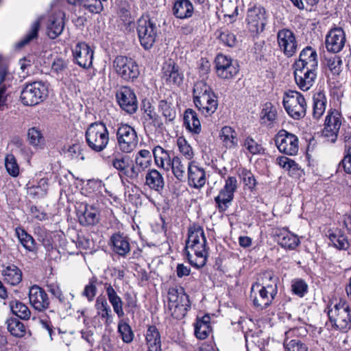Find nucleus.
I'll return each instance as SVG.
<instances>
[{
    "instance_id": "f257e3e1",
    "label": "nucleus",
    "mask_w": 351,
    "mask_h": 351,
    "mask_svg": "<svg viewBox=\"0 0 351 351\" xmlns=\"http://www.w3.org/2000/svg\"><path fill=\"white\" fill-rule=\"evenodd\" d=\"M203 228L193 223L189 228L186 254L190 264L196 268L204 267L208 255V247Z\"/></svg>"
},
{
    "instance_id": "f03ea898",
    "label": "nucleus",
    "mask_w": 351,
    "mask_h": 351,
    "mask_svg": "<svg viewBox=\"0 0 351 351\" xmlns=\"http://www.w3.org/2000/svg\"><path fill=\"white\" fill-rule=\"evenodd\" d=\"M265 277L269 282H263V285L254 283L250 291L254 306L261 310L269 306L278 293V279L270 273L265 274Z\"/></svg>"
},
{
    "instance_id": "7ed1b4c3",
    "label": "nucleus",
    "mask_w": 351,
    "mask_h": 351,
    "mask_svg": "<svg viewBox=\"0 0 351 351\" xmlns=\"http://www.w3.org/2000/svg\"><path fill=\"white\" fill-rule=\"evenodd\" d=\"M193 101L204 117H210L218 107L217 97L211 88L203 80L197 82L193 87Z\"/></svg>"
},
{
    "instance_id": "20e7f679",
    "label": "nucleus",
    "mask_w": 351,
    "mask_h": 351,
    "mask_svg": "<svg viewBox=\"0 0 351 351\" xmlns=\"http://www.w3.org/2000/svg\"><path fill=\"white\" fill-rule=\"evenodd\" d=\"M329 323L332 327L342 332H346L351 328V308L348 302L340 300L328 307Z\"/></svg>"
},
{
    "instance_id": "39448f33",
    "label": "nucleus",
    "mask_w": 351,
    "mask_h": 351,
    "mask_svg": "<svg viewBox=\"0 0 351 351\" xmlns=\"http://www.w3.org/2000/svg\"><path fill=\"white\" fill-rule=\"evenodd\" d=\"M88 146L95 152H101L109 143V132L103 122H95L88 125L85 133Z\"/></svg>"
},
{
    "instance_id": "423d86ee",
    "label": "nucleus",
    "mask_w": 351,
    "mask_h": 351,
    "mask_svg": "<svg viewBox=\"0 0 351 351\" xmlns=\"http://www.w3.org/2000/svg\"><path fill=\"white\" fill-rule=\"evenodd\" d=\"M191 307L189 295L182 287H170L168 290V308L177 319H182Z\"/></svg>"
},
{
    "instance_id": "0eeeda50",
    "label": "nucleus",
    "mask_w": 351,
    "mask_h": 351,
    "mask_svg": "<svg viewBox=\"0 0 351 351\" xmlns=\"http://www.w3.org/2000/svg\"><path fill=\"white\" fill-rule=\"evenodd\" d=\"M282 104L287 114L295 120L304 118L306 114L307 104L302 94L296 90L284 93Z\"/></svg>"
},
{
    "instance_id": "6e6552de",
    "label": "nucleus",
    "mask_w": 351,
    "mask_h": 351,
    "mask_svg": "<svg viewBox=\"0 0 351 351\" xmlns=\"http://www.w3.org/2000/svg\"><path fill=\"white\" fill-rule=\"evenodd\" d=\"M158 28L159 26L148 16H143L138 20L136 31L140 43L145 49H149L153 47Z\"/></svg>"
},
{
    "instance_id": "1a4fd4ad",
    "label": "nucleus",
    "mask_w": 351,
    "mask_h": 351,
    "mask_svg": "<svg viewBox=\"0 0 351 351\" xmlns=\"http://www.w3.org/2000/svg\"><path fill=\"white\" fill-rule=\"evenodd\" d=\"M47 95V84L40 81H36L27 84L23 87L20 99L25 106H35L44 101Z\"/></svg>"
},
{
    "instance_id": "9d476101",
    "label": "nucleus",
    "mask_w": 351,
    "mask_h": 351,
    "mask_svg": "<svg viewBox=\"0 0 351 351\" xmlns=\"http://www.w3.org/2000/svg\"><path fill=\"white\" fill-rule=\"evenodd\" d=\"M269 14L261 5H253L247 8L245 18L247 28L252 33L263 32L268 22Z\"/></svg>"
},
{
    "instance_id": "9b49d317",
    "label": "nucleus",
    "mask_w": 351,
    "mask_h": 351,
    "mask_svg": "<svg viewBox=\"0 0 351 351\" xmlns=\"http://www.w3.org/2000/svg\"><path fill=\"white\" fill-rule=\"evenodd\" d=\"M113 67L118 75L126 81H133L140 74L136 61L127 56H117L113 61Z\"/></svg>"
},
{
    "instance_id": "f8f14e48",
    "label": "nucleus",
    "mask_w": 351,
    "mask_h": 351,
    "mask_svg": "<svg viewBox=\"0 0 351 351\" xmlns=\"http://www.w3.org/2000/svg\"><path fill=\"white\" fill-rule=\"evenodd\" d=\"M112 165L118 171V175L122 182L124 180H135L139 176V170L128 156L119 154L115 156L112 159Z\"/></svg>"
},
{
    "instance_id": "ddd939ff",
    "label": "nucleus",
    "mask_w": 351,
    "mask_h": 351,
    "mask_svg": "<svg viewBox=\"0 0 351 351\" xmlns=\"http://www.w3.org/2000/svg\"><path fill=\"white\" fill-rule=\"evenodd\" d=\"M238 188L236 177L228 176L225 180L223 187L215 197V202L219 213H224L234 199V193Z\"/></svg>"
},
{
    "instance_id": "4468645a",
    "label": "nucleus",
    "mask_w": 351,
    "mask_h": 351,
    "mask_svg": "<svg viewBox=\"0 0 351 351\" xmlns=\"http://www.w3.org/2000/svg\"><path fill=\"white\" fill-rule=\"evenodd\" d=\"M276 146L280 152L289 156H295L299 149V140L296 135L280 130L275 136Z\"/></svg>"
},
{
    "instance_id": "2eb2a0df",
    "label": "nucleus",
    "mask_w": 351,
    "mask_h": 351,
    "mask_svg": "<svg viewBox=\"0 0 351 351\" xmlns=\"http://www.w3.org/2000/svg\"><path fill=\"white\" fill-rule=\"evenodd\" d=\"M117 138L119 149L124 153L132 152L138 144L136 131L128 124H121L119 126Z\"/></svg>"
},
{
    "instance_id": "dca6fc26",
    "label": "nucleus",
    "mask_w": 351,
    "mask_h": 351,
    "mask_svg": "<svg viewBox=\"0 0 351 351\" xmlns=\"http://www.w3.org/2000/svg\"><path fill=\"white\" fill-rule=\"evenodd\" d=\"M215 62L216 73L221 79L230 80L239 73V64L228 56L219 54Z\"/></svg>"
},
{
    "instance_id": "f3484780",
    "label": "nucleus",
    "mask_w": 351,
    "mask_h": 351,
    "mask_svg": "<svg viewBox=\"0 0 351 351\" xmlns=\"http://www.w3.org/2000/svg\"><path fill=\"white\" fill-rule=\"evenodd\" d=\"M341 125V115L336 110H330L326 117L322 135L330 142L337 141Z\"/></svg>"
},
{
    "instance_id": "a211bd4d",
    "label": "nucleus",
    "mask_w": 351,
    "mask_h": 351,
    "mask_svg": "<svg viewBox=\"0 0 351 351\" xmlns=\"http://www.w3.org/2000/svg\"><path fill=\"white\" fill-rule=\"evenodd\" d=\"M277 42L281 51L287 57L293 56L298 49V42L293 32L283 28L277 33Z\"/></svg>"
},
{
    "instance_id": "6ab92c4d",
    "label": "nucleus",
    "mask_w": 351,
    "mask_h": 351,
    "mask_svg": "<svg viewBox=\"0 0 351 351\" xmlns=\"http://www.w3.org/2000/svg\"><path fill=\"white\" fill-rule=\"evenodd\" d=\"M47 291L58 300V308L64 315L72 313V301L74 295L72 293H63L59 285L56 282L48 284Z\"/></svg>"
},
{
    "instance_id": "aec40b11",
    "label": "nucleus",
    "mask_w": 351,
    "mask_h": 351,
    "mask_svg": "<svg viewBox=\"0 0 351 351\" xmlns=\"http://www.w3.org/2000/svg\"><path fill=\"white\" fill-rule=\"evenodd\" d=\"M346 42V33L339 27L330 29L325 38V45L328 51L337 53L342 51Z\"/></svg>"
},
{
    "instance_id": "412c9836",
    "label": "nucleus",
    "mask_w": 351,
    "mask_h": 351,
    "mask_svg": "<svg viewBox=\"0 0 351 351\" xmlns=\"http://www.w3.org/2000/svg\"><path fill=\"white\" fill-rule=\"evenodd\" d=\"M117 99L120 107L128 114L136 112L138 102L134 92L127 86H123L117 93Z\"/></svg>"
},
{
    "instance_id": "4be33fe9",
    "label": "nucleus",
    "mask_w": 351,
    "mask_h": 351,
    "mask_svg": "<svg viewBox=\"0 0 351 351\" xmlns=\"http://www.w3.org/2000/svg\"><path fill=\"white\" fill-rule=\"evenodd\" d=\"M72 51L74 60L79 66L84 69L92 66L93 51L85 42L78 43Z\"/></svg>"
},
{
    "instance_id": "5701e85b",
    "label": "nucleus",
    "mask_w": 351,
    "mask_h": 351,
    "mask_svg": "<svg viewBox=\"0 0 351 351\" xmlns=\"http://www.w3.org/2000/svg\"><path fill=\"white\" fill-rule=\"evenodd\" d=\"M76 213L80 223L83 226L94 225L99 221L97 209L86 202L77 204Z\"/></svg>"
},
{
    "instance_id": "b1692460",
    "label": "nucleus",
    "mask_w": 351,
    "mask_h": 351,
    "mask_svg": "<svg viewBox=\"0 0 351 351\" xmlns=\"http://www.w3.org/2000/svg\"><path fill=\"white\" fill-rule=\"evenodd\" d=\"M317 70L304 68H295V81L299 88L303 91L308 90L314 84Z\"/></svg>"
},
{
    "instance_id": "393cba45",
    "label": "nucleus",
    "mask_w": 351,
    "mask_h": 351,
    "mask_svg": "<svg viewBox=\"0 0 351 351\" xmlns=\"http://www.w3.org/2000/svg\"><path fill=\"white\" fill-rule=\"evenodd\" d=\"M187 178L189 185L195 189L202 188L206 182L204 169L198 166L195 161L187 163Z\"/></svg>"
},
{
    "instance_id": "a878e982",
    "label": "nucleus",
    "mask_w": 351,
    "mask_h": 351,
    "mask_svg": "<svg viewBox=\"0 0 351 351\" xmlns=\"http://www.w3.org/2000/svg\"><path fill=\"white\" fill-rule=\"evenodd\" d=\"M29 300L32 306L38 311L46 310L49 306V299L47 293L37 285L30 287Z\"/></svg>"
},
{
    "instance_id": "bb28decb",
    "label": "nucleus",
    "mask_w": 351,
    "mask_h": 351,
    "mask_svg": "<svg viewBox=\"0 0 351 351\" xmlns=\"http://www.w3.org/2000/svg\"><path fill=\"white\" fill-rule=\"evenodd\" d=\"M294 68L318 69L317 53L311 47H306L302 50L298 60L294 63Z\"/></svg>"
},
{
    "instance_id": "cd10ccee",
    "label": "nucleus",
    "mask_w": 351,
    "mask_h": 351,
    "mask_svg": "<svg viewBox=\"0 0 351 351\" xmlns=\"http://www.w3.org/2000/svg\"><path fill=\"white\" fill-rule=\"evenodd\" d=\"M273 233L278 244L285 249L294 250L300 243L298 236L287 228H274Z\"/></svg>"
},
{
    "instance_id": "c85d7f7f",
    "label": "nucleus",
    "mask_w": 351,
    "mask_h": 351,
    "mask_svg": "<svg viewBox=\"0 0 351 351\" xmlns=\"http://www.w3.org/2000/svg\"><path fill=\"white\" fill-rule=\"evenodd\" d=\"M161 76L162 81L169 86H179L183 80V75L179 71L178 66L171 62L163 64Z\"/></svg>"
},
{
    "instance_id": "c756f323",
    "label": "nucleus",
    "mask_w": 351,
    "mask_h": 351,
    "mask_svg": "<svg viewBox=\"0 0 351 351\" xmlns=\"http://www.w3.org/2000/svg\"><path fill=\"white\" fill-rule=\"evenodd\" d=\"M219 138L223 145L227 149H235L239 146L238 134L230 126H223L219 132Z\"/></svg>"
},
{
    "instance_id": "7c9ffc66",
    "label": "nucleus",
    "mask_w": 351,
    "mask_h": 351,
    "mask_svg": "<svg viewBox=\"0 0 351 351\" xmlns=\"http://www.w3.org/2000/svg\"><path fill=\"white\" fill-rule=\"evenodd\" d=\"M64 14L62 12L55 13L50 16L47 25V33L51 39L60 36L64 27L63 20Z\"/></svg>"
},
{
    "instance_id": "2f4dec72",
    "label": "nucleus",
    "mask_w": 351,
    "mask_h": 351,
    "mask_svg": "<svg viewBox=\"0 0 351 351\" xmlns=\"http://www.w3.org/2000/svg\"><path fill=\"white\" fill-rule=\"evenodd\" d=\"M104 288L106 292L108 300L112 306L114 312L119 318L123 317L125 313L123 311V302L121 298L118 295L111 284L106 283Z\"/></svg>"
},
{
    "instance_id": "473e14b6",
    "label": "nucleus",
    "mask_w": 351,
    "mask_h": 351,
    "mask_svg": "<svg viewBox=\"0 0 351 351\" xmlns=\"http://www.w3.org/2000/svg\"><path fill=\"white\" fill-rule=\"evenodd\" d=\"M184 125L192 134H199L202 132V125L197 112L188 108L184 113Z\"/></svg>"
},
{
    "instance_id": "72a5a7b5",
    "label": "nucleus",
    "mask_w": 351,
    "mask_h": 351,
    "mask_svg": "<svg viewBox=\"0 0 351 351\" xmlns=\"http://www.w3.org/2000/svg\"><path fill=\"white\" fill-rule=\"evenodd\" d=\"M154 162L156 166L165 171H169L172 158L170 152L160 145L155 146L152 149Z\"/></svg>"
},
{
    "instance_id": "f704fd0d",
    "label": "nucleus",
    "mask_w": 351,
    "mask_h": 351,
    "mask_svg": "<svg viewBox=\"0 0 351 351\" xmlns=\"http://www.w3.org/2000/svg\"><path fill=\"white\" fill-rule=\"evenodd\" d=\"M97 314L104 322L106 326H109L113 322V315L107 300L104 298L98 297L95 304Z\"/></svg>"
},
{
    "instance_id": "c9c22d12",
    "label": "nucleus",
    "mask_w": 351,
    "mask_h": 351,
    "mask_svg": "<svg viewBox=\"0 0 351 351\" xmlns=\"http://www.w3.org/2000/svg\"><path fill=\"white\" fill-rule=\"evenodd\" d=\"M146 344L148 351H162L161 337L158 329L155 326H149L145 334Z\"/></svg>"
},
{
    "instance_id": "e433bc0d",
    "label": "nucleus",
    "mask_w": 351,
    "mask_h": 351,
    "mask_svg": "<svg viewBox=\"0 0 351 351\" xmlns=\"http://www.w3.org/2000/svg\"><path fill=\"white\" fill-rule=\"evenodd\" d=\"M112 249L119 256L125 257L130 251L129 240L123 234L117 233L112 234L110 239Z\"/></svg>"
},
{
    "instance_id": "4c0bfd02",
    "label": "nucleus",
    "mask_w": 351,
    "mask_h": 351,
    "mask_svg": "<svg viewBox=\"0 0 351 351\" xmlns=\"http://www.w3.org/2000/svg\"><path fill=\"white\" fill-rule=\"evenodd\" d=\"M327 99L325 93L319 90L313 96V117L319 119L325 112Z\"/></svg>"
},
{
    "instance_id": "58836bf2",
    "label": "nucleus",
    "mask_w": 351,
    "mask_h": 351,
    "mask_svg": "<svg viewBox=\"0 0 351 351\" xmlns=\"http://www.w3.org/2000/svg\"><path fill=\"white\" fill-rule=\"evenodd\" d=\"M145 184L152 190L161 191L165 186L162 175L156 169H150L145 176Z\"/></svg>"
},
{
    "instance_id": "ea45409f",
    "label": "nucleus",
    "mask_w": 351,
    "mask_h": 351,
    "mask_svg": "<svg viewBox=\"0 0 351 351\" xmlns=\"http://www.w3.org/2000/svg\"><path fill=\"white\" fill-rule=\"evenodd\" d=\"M193 6L189 0H176L173 7V13L176 18L186 19L192 16Z\"/></svg>"
},
{
    "instance_id": "a19ab883",
    "label": "nucleus",
    "mask_w": 351,
    "mask_h": 351,
    "mask_svg": "<svg viewBox=\"0 0 351 351\" xmlns=\"http://www.w3.org/2000/svg\"><path fill=\"white\" fill-rule=\"evenodd\" d=\"M261 124L268 127L274 126L277 119L276 107L271 102H266L261 112Z\"/></svg>"
},
{
    "instance_id": "79ce46f5",
    "label": "nucleus",
    "mask_w": 351,
    "mask_h": 351,
    "mask_svg": "<svg viewBox=\"0 0 351 351\" xmlns=\"http://www.w3.org/2000/svg\"><path fill=\"white\" fill-rule=\"evenodd\" d=\"M210 317L208 315L197 318L195 324V335L197 339H205L211 331Z\"/></svg>"
},
{
    "instance_id": "37998d69",
    "label": "nucleus",
    "mask_w": 351,
    "mask_h": 351,
    "mask_svg": "<svg viewBox=\"0 0 351 351\" xmlns=\"http://www.w3.org/2000/svg\"><path fill=\"white\" fill-rule=\"evenodd\" d=\"M142 109L147 114L151 123L156 130L162 131L164 130V123L161 117L154 111V107L149 101H143Z\"/></svg>"
},
{
    "instance_id": "c03bdc74",
    "label": "nucleus",
    "mask_w": 351,
    "mask_h": 351,
    "mask_svg": "<svg viewBox=\"0 0 351 351\" xmlns=\"http://www.w3.org/2000/svg\"><path fill=\"white\" fill-rule=\"evenodd\" d=\"M327 235L333 246L339 250H346L348 248L349 242L340 230H329Z\"/></svg>"
},
{
    "instance_id": "a18cd8bd",
    "label": "nucleus",
    "mask_w": 351,
    "mask_h": 351,
    "mask_svg": "<svg viewBox=\"0 0 351 351\" xmlns=\"http://www.w3.org/2000/svg\"><path fill=\"white\" fill-rule=\"evenodd\" d=\"M5 324L8 330L16 337H23L26 334V327L23 322L16 317L8 318Z\"/></svg>"
},
{
    "instance_id": "49530a36",
    "label": "nucleus",
    "mask_w": 351,
    "mask_h": 351,
    "mask_svg": "<svg viewBox=\"0 0 351 351\" xmlns=\"http://www.w3.org/2000/svg\"><path fill=\"white\" fill-rule=\"evenodd\" d=\"M170 169L176 178L182 182L186 179V164L179 156H173L170 164Z\"/></svg>"
},
{
    "instance_id": "de8ad7c7",
    "label": "nucleus",
    "mask_w": 351,
    "mask_h": 351,
    "mask_svg": "<svg viewBox=\"0 0 351 351\" xmlns=\"http://www.w3.org/2000/svg\"><path fill=\"white\" fill-rule=\"evenodd\" d=\"M3 275L5 281L12 285L19 284L22 279L21 270L15 265H11L6 267L3 270Z\"/></svg>"
},
{
    "instance_id": "09e8293b",
    "label": "nucleus",
    "mask_w": 351,
    "mask_h": 351,
    "mask_svg": "<svg viewBox=\"0 0 351 351\" xmlns=\"http://www.w3.org/2000/svg\"><path fill=\"white\" fill-rule=\"evenodd\" d=\"M135 167L139 170V173L149 168L152 165L151 152L147 149L138 152L135 156Z\"/></svg>"
},
{
    "instance_id": "8fccbe9b",
    "label": "nucleus",
    "mask_w": 351,
    "mask_h": 351,
    "mask_svg": "<svg viewBox=\"0 0 351 351\" xmlns=\"http://www.w3.org/2000/svg\"><path fill=\"white\" fill-rule=\"evenodd\" d=\"M158 110L165 119V123H169L174 121L176 111L172 104L167 100H160L158 103Z\"/></svg>"
},
{
    "instance_id": "3c124183",
    "label": "nucleus",
    "mask_w": 351,
    "mask_h": 351,
    "mask_svg": "<svg viewBox=\"0 0 351 351\" xmlns=\"http://www.w3.org/2000/svg\"><path fill=\"white\" fill-rule=\"evenodd\" d=\"M16 234L22 245L29 252H34L36 248V243L34 238L24 229L16 228Z\"/></svg>"
},
{
    "instance_id": "603ef678",
    "label": "nucleus",
    "mask_w": 351,
    "mask_h": 351,
    "mask_svg": "<svg viewBox=\"0 0 351 351\" xmlns=\"http://www.w3.org/2000/svg\"><path fill=\"white\" fill-rule=\"evenodd\" d=\"M119 319L117 326L118 332L124 343H131L134 337L132 328L129 324L123 319V317Z\"/></svg>"
},
{
    "instance_id": "864d4df0",
    "label": "nucleus",
    "mask_w": 351,
    "mask_h": 351,
    "mask_svg": "<svg viewBox=\"0 0 351 351\" xmlns=\"http://www.w3.org/2000/svg\"><path fill=\"white\" fill-rule=\"evenodd\" d=\"M10 307L13 314L22 319H29L31 315V311L29 308L23 303L15 300L10 303Z\"/></svg>"
},
{
    "instance_id": "5fc2aeb1",
    "label": "nucleus",
    "mask_w": 351,
    "mask_h": 351,
    "mask_svg": "<svg viewBox=\"0 0 351 351\" xmlns=\"http://www.w3.org/2000/svg\"><path fill=\"white\" fill-rule=\"evenodd\" d=\"M6 72L0 68V110L7 106L8 97L10 92L8 90L9 85L6 84L5 77Z\"/></svg>"
},
{
    "instance_id": "6e6d98bb",
    "label": "nucleus",
    "mask_w": 351,
    "mask_h": 351,
    "mask_svg": "<svg viewBox=\"0 0 351 351\" xmlns=\"http://www.w3.org/2000/svg\"><path fill=\"white\" fill-rule=\"evenodd\" d=\"M40 27V21L38 20L34 21L30 27L29 31L27 34L16 44L19 48L23 47L29 44L32 40L36 39L38 37V32Z\"/></svg>"
},
{
    "instance_id": "4d7b16f0",
    "label": "nucleus",
    "mask_w": 351,
    "mask_h": 351,
    "mask_svg": "<svg viewBox=\"0 0 351 351\" xmlns=\"http://www.w3.org/2000/svg\"><path fill=\"white\" fill-rule=\"evenodd\" d=\"M177 145L179 152L185 157L186 160L193 161L194 152L193 148L183 136H180L177 139Z\"/></svg>"
},
{
    "instance_id": "13d9d810",
    "label": "nucleus",
    "mask_w": 351,
    "mask_h": 351,
    "mask_svg": "<svg viewBox=\"0 0 351 351\" xmlns=\"http://www.w3.org/2000/svg\"><path fill=\"white\" fill-rule=\"evenodd\" d=\"M276 163L290 173H295L299 170L298 164L287 156H282L278 157L276 158Z\"/></svg>"
},
{
    "instance_id": "bf43d9fd",
    "label": "nucleus",
    "mask_w": 351,
    "mask_h": 351,
    "mask_svg": "<svg viewBox=\"0 0 351 351\" xmlns=\"http://www.w3.org/2000/svg\"><path fill=\"white\" fill-rule=\"evenodd\" d=\"M5 166L9 175L16 177L19 174V167L13 154H8L5 158Z\"/></svg>"
},
{
    "instance_id": "052dcab7",
    "label": "nucleus",
    "mask_w": 351,
    "mask_h": 351,
    "mask_svg": "<svg viewBox=\"0 0 351 351\" xmlns=\"http://www.w3.org/2000/svg\"><path fill=\"white\" fill-rule=\"evenodd\" d=\"M283 346L285 351H308V346L298 339L284 341Z\"/></svg>"
},
{
    "instance_id": "680f3d73",
    "label": "nucleus",
    "mask_w": 351,
    "mask_h": 351,
    "mask_svg": "<svg viewBox=\"0 0 351 351\" xmlns=\"http://www.w3.org/2000/svg\"><path fill=\"white\" fill-rule=\"evenodd\" d=\"M119 15L125 25H130L134 21V16L131 12V6L127 2L121 4Z\"/></svg>"
},
{
    "instance_id": "e2e57ef3",
    "label": "nucleus",
    "mask_w": 351,
    "mask_h": 351,
    "mask_svg": "<svg viewBox=\"0 0 351 351\" xmlns=\"http://www.w3.org/2000/svg\"><path fill=\"white\" fill-rule=\"evenodd\" d=\"M27 135L29 142L33 146L38 147L43 143L44 139L43 135L38 128L35 127L29 128Z\"/></svg>"
},
{
    "instance_id": "0e129e2a",
    "label": "nucleus",
    "mask_w": 351,
    "mask_h": 351,
    "mask_svg": "<svg viewBox=\"0 0 351 351\" xmlns=\"http://www.w3.org/2000/svg\"><path fill=\"white\" fill-rule=\"evenodd\" d=\"M291 290L294 294L302 298L308 291V285L303 280L295 279L292 282Z\"/></svg>"
},
{
    "instance_id": "69168bd1",
    "label": "nucleus",
    "mask_w": 351,
    "mask_h": 351,
    "mask_svg": "<svg viewBox=\"0 0 351 351\" xmlns=\"http://www.w3.org/2000/svg\"><path fill=\"white\" fill-rule=\"evenodd\" d=\"M243 146L253 155L259 154L263 151L261 145L258 144L250 136L245 138L243 142Z\"/></svg>"
},
{
    "instance_id": "338daca9",
    "label": "nucleus",
    "mask_w": 351,
    "mask_h": 351,
    "mask_svg": "<svg viewBox=\"0 0 351 351\" xmlns=\"http://www.w3.org/2000/svg\"><path fill=\"white\" fill-rule=\"evenodd\" d=\"M239 176L243 180L244 184L247 186L249 189L253 190L255 188L256 184V179L250 171L246 169H242Z\"/></svg>"
},
{
    "instance_id": "774afa93",
    "label": "nucleus",
    "mask_w": 351,
    "mask_h": 351,
    "mask_svg": "<svg viewBox=\"0 0 351 351\" xmlns=\"http://www.w3.org/2000/svg\"><path fill=\"white\" fill-rule=\"evenodd\" d=\"M308 330L305 327L303 326L291 328L285 332V337L284 341H290L293 339H299V337L306 336Z\"/></svg>"
}]
</instances>
